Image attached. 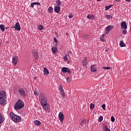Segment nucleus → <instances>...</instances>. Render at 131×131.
<instances>
[{"label": "nucleus", "instance_id": "obj_1", "mask_svg": "<svg viewBox=\"0 0 131 131\" xmlns=\"http://www.w3.org/2000/svg\"><path fill=\"white\" fill-rule=\"evenodd\" d=\"M14 93H17L20 97H22V98H25L26 97V95H27V92L25 91L24 89L21 88V87H17L15 88V90H14Z\"/></svg>", "mask_w": 131, "mask_h": 131}, {"label": "nucleus", "instance_id": "obj_2", "mask_svg": "<svg viewBox=\"0 0 131 131\" xmlns=\"http://www.w3.org/2000/svg\"><path fill=\"white\" fill-rule=\"evenodd\" d=\"M9 117L12 121H14V122H21V121L22 120L21 117L16 115L13 112L10 113Z\"/></svg>", "mask_w": 131, "mask_h": 131}, {"label": "nucleus", "instance_id": "obj_3", "mask_svg": "<svg viewBox=\"0 0 131 131\" xmlns=\"http://www.w3.org/2000/svg\"><path fill=\"white\" fill-rule=\"evenodd\" d=\"M6 99H7L6 93L4 91H1L0 92V105H5V104H6V102H7V100H6Z\"/></svg>", "mask_w": 131, "mask_h": 131}, {"label": "nucleus", "instance_id": "obj_4", "mask_svg": "<svg viewBox=\"0 0 131 131\" xmlns=\"http://www.w3.org/2000/svg\"><path fill=\"white\" fill-rule=\"evenodd\" d=\"M39 101L41 105H43V104L48 103V99H47V97H46V94L41 93L39 95Z\"/></svg>", "mask_w": 131, "mask_h": 131}, {"label": "nucleus", "instance_id": "obj_5", "mask_svg": "<svg viewBox=\"0 0 131 131\" xmlns=\"http://www.w3.org/2000/svg\"><path fill=\"white\" fill-rule=\"evenodd\" d=\"M23 107H24V102L21 99L18 100L14 105V109L15 110H20Z\"/></svg>", "mask_w": 131, "mask_h": 131}, {"label": "nucleus", "instance_id": "obj_6", "mask_svg": "<svg viewBox=\"0 0 131 131\" xmlns=\"http://www.w3.org/2000/svg\"><path fill=\"white\" fill-rule=\"evenodd\" d=\"M18 61H19V58H18V56L16 55H14L12 56V64L14 65V66H16L17 65V63H18Z\"/></svg>", "mask_w": 131, "mask_h": 131}, {"label": "nucleus", "instance_id": "obj_7", "mask_svg": "<svg viewBox=\"0 0 131 131\" xmlns=\"http://www.w3.org/2000/svg\"><path fill=\"white\" fill-rule=\"evenodd\" d=\"M113 28H114V26H108L106 27L105 30V34H108L109 33V32H110V31H111V30H112V29H113Z\"/></svg>", "mask_w": 131, "mask_h": 131}, {"label": "nucleus", "instance_id": "obj_8", "mask_svg": "<svg viewBox=\"0 0 131 131\" xmlns=\"http://www.w3.org/2000/svg\"><path fill=\"white\" fill-rule=\"evenodd\" d=\"M58 90L61 94L60 95L62 96L63 98H65V92H64V90L63 89L62 85H59Z\"/></svg>", "mask_w": 131, "mask_h": 131}, {"label": "nucleus", "instance_id": "obj_9", "mask_svg": "<svg viewBox=\"0 0 131 131\" xmlns=\"http://www.w3.org/2000/svg\"><path fill=\"white\" fill-rule=\"evenodd\" d=\"M41 105L45 111H49V110H50V105L48 103V102Z\"/></svg>", "mask_w": 131, "mask_h": 131}, {"label": "nucleus", "instance_id": "obj_10", "mask_svg": "<svg viewBox=\"0 0 131 131\" xmlns=\"http://www.w3.org/2000/svg\"><path fill=\"white\" fill-rule=\"evenodd\" d=\"M5 119L4 114L0 112V127L2 126V124L4 123V121H5Z\"/></svg>", "mask_w": 131, "mask_h": 131}, {"label": "nucleus", "instance_id": "obj_11", "mask_svg": "<svg viewBox=\"0 0 131 131\" xmlns=\"http://www.w3.org/2000/svg\"><path fill=\"white\" fill-rule=\"evenodd\" d=\"M13 28H14L15 30L20 31L21 30V27H20V24H19V22H17L14 26L13 27Z\"/></svg>", "mask_w": 131, "mask_h": 131}, {"label": "nucleus", "instance_id": "obj_12", "mask_svg": "<svg viewBox=\"0 0 131 131\" xmlns=\"http://www.w3.org/2000/svg\"><path fill=\"white\" fill-rule=\"evenodd\" d=\"M61 71L63 73H71V71L68 68L63 67L62 68Z\"/></svg>", "mask_w": 131, "mask_h": 131}, {"label": "nucleus", "instance_id": "obj_13", "mask_svg": "<svg viewBox=\"0 0 131 131\" xmlns=\"http://www.w3.org/2000/svg\"><path fill=\"white\" fill-rule=\"evenodd\" d=\"M58 118L60 122H63V120H64V114H63V113L60 112L59 113Z\"/></svg>", "mask_w": 131, "mask_h": 131}, {"label": "nucleus", "instance_id": "obj_14", "mask_svg": "<svg viewBox=\"0 0 131 131\" xmlns=\"http://www.w3.org/2000/svg\"><path fill=\"white\" fill-rule=\"evenodd\" d=\"M121 27L123 29H126L127 28V25H126V22L123 21L121 24Z\"/></svg>", "mask_w": 131, "mask_h": 131}, {"label": "nucleus", "instance_id": "obj_15", "mask_svg": "<svg viewBox=\"0 0 131 131\" xmlns=\"http://www.w3.org/2000/svg\"><path fill=\"white\" fill-rule=\"evenodd\" d=\"M33 54L34 55V58H35V60H38L39 57L38 56V54L37 52H36L35 50L33 51Z\"/></svg>", "mask_w": 131, "mask_h": 131}, {"label": "nucleus", "instance_id": "obj_16", "mask_svg": "<svg viewBox=\"0 0 131 131\" xmlns=\"http://www.w3.org/2000/svg\"><path fill=\"white\" fill-rule=\"evenodd\" d=\"M51 50L53 54H57L58 53V49L56 47H52Z\"/></svg>", "mask_w": 131, "mask_h": 131}, {"label": "nucleus", "instance_id": "obj_17", "mask_svg": "<svg viewBox=\"0 0 131 131\" xmlns=\"http://www.w3.org/2000/svg\"><path fill=\"white\" fill-rule=\"evenodd\" d=\"M60 7L55 6L54 7V12H55V13H57V14H59V13H60Z\"/></svg>", "mask_w": 131, "mask_h": 131}, {"label": "nucleus", "instance_id": "obj_18", "mask_svg": "<svg viewBox=\"0 0 131 131\" xmlns=\"http://www.w3.org/2000/svg\"><path fill=\"white\" fill-rule=\"evenodd\" d=\"M91 70L92 72H96L97 69L96 68V65H92L91 68Z\"/></svg>", "mask_w": 131, "mask_h": 131}, {"label": "nucleus", "instance_id": "obj_19", "mask_svg": "<svg viewBox=\"0 0 131 131\" xmlns=\"http://www.w3.org/2000/svg\"><path fill=\"white\" fill-rule=\"evenodd\" d=\"M49 70H48V69L46 67H45L43 68V74L44 75H49Z\"/></svg>", "mask_w": 131, "mask_h": 131}, {"label": "nucleus", "instance_id": "obj_20", "mask_svg": "<svg viewBox=\"0 0 131 131\" xmlns=\"http://www.w3.org/2000/svg\"><path fill=\"white\" fill-rule=\"evenodd\" d=\"M82 37L84 38V39H89L90 38V36L89 35H85L84 34H82L81 35Z\"/></svg>", "mask_w": 131, "mask_h": 131}, {"label": "nucleus", "instance_id": "obj_21", "mask_svg": "<svg viewBox=\"0 0 131 131\" xmlns=\"http://www.w3.org/2000/svg\"><path fill=\"white\" fill-rule=\"evenodd\" d=\"M34 124H35V125L39 126L41 124V123L40 122V121L38 120H36V121H34Z\"/></svg>", "mask_w": 131, "mask_h": 131}, {"label": "nucleus", "instance_id": "obj_22", "mask_svg": "<svg viewBox=\"0 0 131 131\" xmlns=\"http://www.w3.org/2000/svg\"><path fill=\"white\" fill-rule=\"evenodd\" d=\"M82 64L83 66H86V65H88V61H86V58L83 59Z\"/></svg>", "mask_w": 131, "mask_h": 131}, {"label": "nucleus", "instance_id": "obj_23", "mask_svg": "<svg viewBox=\"0 0 131 131\" xmlns=\"http://www.w3.org/2000/svg\"><path fill=\"white\" fill-rule=\"evenodd\" d=\"M105 34H103L102 36L100 37V40L102 42H104L105 41Z\"/></svg>", "mask_w": 131, "mask_h": 131}, {"label": "nucleus", "instance_id": "obj_24", "mask_svg": "<svg viewBox=\"0 0 131 131\" xmlns=\"http://www.w3.org/2000/svg\"><path fill=\"white\" fill-rule=\"evenodd\" d=\"M88 121H86V120L83 119L81 121L80 125H82V126L84 125V124H85Z\"/></svg>", "mask_w": 131, "mask_h": 131}, {"label": "nucleus", "instance_id": "obj_25", "mask_svg": "<svg viewBox=\"0 0 131 131\" xmlns=\"http://www.w3.org/2000/svg\"><path fill=\"white\" fill-rule=\"evenodd\" d=\"M0 29L2 30V32H4L5 31V26L3 25H1Z\"/></svg>", "mask_w": 131, "mask_h": 131}, {"label": "nucleus", "instance_id": "obj_26", "mask_svg": "<svg viewBox=\"0 0 131 131\" xmlns=\"http://www.w3.org/2000/svg\"><path fill=\"white\" fill-rule=\"evenodd\" d=\"M37 28L40 31L43 30V26H42V25H38L37 26Z\"/></svg>", "mask_w": 131, "mask_h": 131}, {"label": "nucleus", "instance_id": "obj_27", "mask_svg": "<svg viewBox=\"0 0 131 131\" xmlns=\"http://www.w3.org/2000/svg\"><path fill=\"white\" fill-rule=\"evenodd\" d=\"M53 11H54V9H53V7H50L48 8V12H49V13H53Z\"/></svg>", "mask_w": 131, "mask_h": 131}, {"label": "nucleus", "instance_id": "obj_28", "mask_svg": "<svg viewBox=\"0 0 131 131\" xmlns=\"http://www.w3.org/2000/svg\"><path fill=\"white\" fill-rule=\"evenodd\" d=\"M103 129L104 130V131H111L110 130V129H109V128H108V126L106 125L103 127Z\"/></svg>", "mask_w": 131, "mask_h": 131}, {"label": "nucleus", "instance_id": "obj_29", "mask_svg": "<svg viewBox=\"0 0 131 131\" xmlns=\"http://www.w3.org/2000/svg\"><path fill=\"white\" fill-rule=\"evenodd\" d=\"M87 18L88 19H94V18H95V17L94 16V15H92V14H89L87 16Z\"/></svg>", "mask_w": 131, "mask_h": 131}, {"label": "nucleus", "instance_id": "obj_30", "mask_svg": "<svg viewBox=\"0 0 131 131\" xmlns=\"http://www.w3.org/2000/svg\"><path fill=\"white\" fill-rule=\"evenodd\" d=\"M120 46L121 48H123V47H125V44H124L123 41H121L120 43Z\"/></svg>", "mask_w": 131, "mask_h": 131}, {"label": "nucleus", "instance_id": "obj_31", "mask_svg": "<svg viewBox=\"0 0 131 131\" xmlns=\"http://www.w3.org/2000/svg\"><path fill=\"white\" fill-rule=\"evenodd\" d=\"M103 121V116H101L98 118V122H102Z\"/></svg>", "mask_w": 131, "mask_h": 131}, {"label": "nucleus", "instance_id": "obj_32", "mask_svg": "<svg viewBox=\"0 0 131 131\" xmlns=\"http://www.w3.org/2000/svg\"><path fill=\"white\" fill-rule=\"evenodd\" d=\"M90 108L91 110L94 109V108H95V104H94V103H91Z\"/></svg>", "mask_w": 131, "mask_h": 131}, {"label": "nucleus", "instance_id": "obj_33", "mask_svg": "<svg viewBox=\"0 0 131 131\" xmlns=\"http://www.w3.org/2000/svg\"><path fill=\"white\" fill-rule=\"evenodd\" d=\"M71 54H72V52H71V51L69 50L68 51V54L67 55L68 57L70 58V55H71Z\"/></svg>", "mask_w": 131, "mask_h": 131}, {"label": "nucleus", "instance_id": "obj_34", "mask_svg": "<svg viewBox=\"0 0 131 131\" xmlns=\"http://www.w3.org/2000/svg\"><path fill=\"white\" fill-rule=\"evenodd\" d=\"M56 7H59V6L61 5V2L60 1V0H58L56 2Z\"/></svg>", "mask_w": 131, "mask_h": 131}, {"label": "nucleus", "instance_id": "obj_35", "mask_svg": "<svg viewBox=\"0 0 131 131\" xmlns=\"http://www.w3.org/2000/svg\"><path fill=\"white\" fill-rule=\"evenodd\" d=\"M111 7H112V5H109L108 6H106L105 7V11H108V10H109V9H110V8H111Z\"/></svg>", "mask_w": 131, "mask_h": 131}, {"label": "nucleus", "instance_id": "obj_36", "mask_svg": "<svg viewBox=\"0 0 131 131\" xmlns=\"http://www.w3.org/2000/svg\"><path fill=\"white\" fill-rule=\"evenodd\" d=\"M67 54L65 55V56L63 57L64 61H68V57H67Z\"/></svg>", "mask_w": 131, "mask_h": 131}, {"label": "nucleus", "instance_id": "obj_37", "mask_svg": "<svg viewBox=\"0 0 131 131\" xmlns=\"http://www.w3.org/2000/svg\"><path fill=\"white\" fill-rule=\"evenodd\" d=\"M16 129H17V127H16L15 126H13L11 127L12 131H16Z\"/></svg>", "mask_w": 131, "mask_h": 131}, {"label": "nucleus", "instance_id": "obj_38", "mask_svg": "<svg viewBox=\"0 0 131 131\" xmlns=\"http://www.w3.org/2000/svg\"><path fill=\"white\" fill-rule=\"evenodd\" d=\"M106 17L107 19H112V18H113L112 16H111V15H106Z\"/></svg>", "mask_w": 131, "mask_h": 131}, {"label": "nucleus", "instance_id": "obj_39", "mask_svg": "<svg viewBox=\"0 0 131 131\" xmlns=\"http://www.w3.org/2000/svg\"><path fill=\"white\" fill-rule=\"evenodd\" d=\"M71 81V79L70 77L67 78V82H70Z\"/></svg>", "mask_w": 131, "mask_h": 131}, {"label": "nucleus", "instance_id": "obj_40", "mask_svg": "<svg viewBox=\"0 0 131 131\" xmlns=\"http://www.w3.org/2000/svg\"><path fill=\"white\" fill-rule=\"evenodd\" d=\"M111 119L112 122H114V121H115V118L113 116L111 117Z\"/></svg>", "mask_w": 131, "mask_h": 131}, {"label": "nucleus", "instance_id": "obj_41", "mask_svg": "<svg viewBox=\"0 0 131 131\" xmlns=\"http://www.w3.org/2000/svg\"><path fill=\"white\" fill-rule=\"evenodd\" d=\"M68 17H69V18L71 19V18H73V14L72 13H71V14H69Z\"/></svg>", "mask_w": 131, "mask_h": 131}, {"label": "nucleus", "instance_id": "obj_42", "mask_svg": "<svg viewBox=\"0 0 131 131\" xmlns=\"http://www.w3.org/2000/svg\"><path fill=\"white\" fill-rule=\"evenodd\" d=\"M102 68L103 69H105V70H109V69H110V67H102Z\"/></svg>", "mask_w": 131, "mask_h": 131}, {"label": "nucleus", "instance_id": "obj_43", "mask_svg": "<svg viewBox=\"0 0 131 131\" xmlns=\"http://www.w3.org/2000/svg\"><path fill=\"white\" fill-rule=\"evenodd\" d=\"M122 33H123V34H126V33H127V31H126V30L124 29L122 31Z\"/></svg>", "mask_w": 131, "mask_h": 131}, {"label": "nucleus", "instance_id": "obj_44", "mask_svg": "<svg viewBox=\"0 0 131 131\" xmlns=\"http://www.w3.org/2000/svg\"><path fill=\"white\" fill-rule=\"evenodd\" d=\"M102 108L103 109V110H105L106 109V104H104L102 105Z\"/></svg>", "mask_w": 131, "mask_h": 131}, {"label": "nucleus", "instance_id": "obj_45", "mask_svg": "<svg viewBox=\"0 0 131 131\" xmlns=\"http://www.w3.org/2000/svg\"><path fill=\"white\" fill-rule=\"evenodd\" d=\"M34 4L35 5H38V6H39L40 5V3L39 2H34Z\"/></svg>", "mask_w": 131, "mask_h": 131}, {"label": "nucleus", "instance_id": "obj_46", "mask_svg": "<svg viewBox=\"0 0 131 131\" xmlns=\"http://www.w3.org/2000/svg\"><path fill=\"white\" fill-rule=\"evenodd\" d=\"M34 5H35L34 3H31V8H33V7H34Z\"/></svg>", "mask_w": 131, "mask_h": 131}, {"label": "nucleus", "instance_id": "obj_47", "mask_svg": "<svg viewBox=\"0 0 131 131\" xmlns=\"http://www.w3.org/2000/svg\"><path fill=\"white\" fill-rule=\"evenodd\" d=\"M54 40L55 42H58V40H57V38L56 37L54 38Z\"/></svg>", "mask_w": 131, "mask_h": 131}, {"label": "nucleus", "instance_id": "obj_48", "mask_svg": "<svg viewBox=\"0 0 131 131\" xmlns=\"http://www.w3.org/2000/svg\"><path fill=\"white\" fill-rule=\"evenodd\" d=\"M109 51V48L105 49V52H108Z\"/></svg>", "mask_w": 131, "mask_h": 131}, {"label": "nucleus", "instance_id": "obj_49", "mask_svg": "<svg viewBox=\"0 0 131 131\" xmlns=\"http://www.w3.org/2000/svg\"><path fill=\"white\" fill-rule=\"evenodd\" d=\"M34 94V95H38L37 92H36V91H35Z\"/></svg>", "mask_w": 131, "mask_h": 131}, {"label": "nucleus", "instance_id": "obj_50", "mask_svg": "<svg viewBox=\"0 0 131 131\" xmlns=\"http://www.w3.org/2000/svg\"><path fill=\"white\" fill-rule=\"evenodd\" d=\"M116 2H117L118 3H119V2H120V0H115Z\"/></svg>", "mask_w": 131, "mask_h": 131}, {"label": "nucleus", "instance_id": "obj_51", "mask_svg": "<svg viewBox=\"0 0 131 131\" xmlns=\"http://www.w3.org/2000/svg\"><path fill=\"white\" fill-rule=\"evenodd\" d=\"M126 2H128V3H129V2H130V0H125Z\"/></svg>", "mask_w": 131, "mask_h": 131}, {"label": "nucleus", "instance_id": "obj_52", "mask_svg": "<svg viewBox=\"0 0 131 131\" xmlns=\"http://www.w3.org/2000/svg\"><path fill=\"white\" fill-rule=\"evenodd\" d=\"M97 2H100V1H101V0H97Z\"/></svg>", "mask_w": 131, "mask_h": 131}, {"label": "nucleus", "instance_id": "obj_53", "mask_svg": "<svg viewBox=\"0 0 131 131\" xmlns=\"http://www.w3.org/2000/svg\"><path fill=\"white\" fill-rule=\"evenodd\" d=\"M66 35H68V33H66Z\"/></svg>", "mask_w": 131, "mask_h": 131}, {"label": "nucleus", "instance_id": "obj_54", "mask_svg": "<svg viewBox=\"0 0 131 131\" xmlns=\"http://www.w3.org/2000/svg\"><path fill=\"white\" fill-rule=\"evenodd\" d=\"M2 43V42L1 41V40H0V46H1V44Z\"/></svg>", "mask_w": 131, "mask_h": 131}, {"label": "nucleus", "instance_id": "obj_55", "mask_svg": "<svg viewBox=\"0 0 131 131\" xmlns=\"http://www.w3.org/2000/svg\"><path fill=\"white\" fill-rule=\"evenodd\" d=\"M5 29H8V27H7V28H5Z\"/></svg>", "mask_w": 131, "mask_h": 131}]
</instances>
